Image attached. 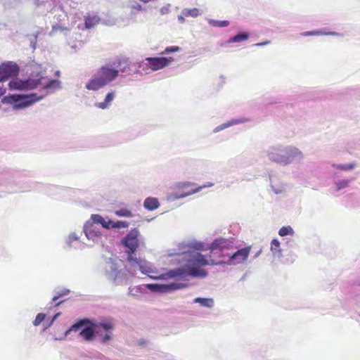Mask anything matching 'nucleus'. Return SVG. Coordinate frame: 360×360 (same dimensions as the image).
Masks as SVG:
<instances>
[{
    "label": "nucleus",
    "mask_w": 360,
    "mask_h": 360,
    "mask_svg": "<svg viewBox=\"0 0 360 360\" xmlns=\"http://www.w3.org/2000/svg\"><path fill=\"white\" fill-rule=\"evenodd\" d=\"M30 77L22 80L18 78L13 79L9 82V86L12 89L25 90L33 89L42 86L43 89L49 91L57 89L60 86V82L56 79H49L44 75V70L41 65L32 64L30 65Z\"/></svg>",
    "instance_id": "f257e3e1"
},
{
    "label": "nucleus",
    "mask_w": 360,
    "mask_h": 360,
    "mask_svg": "<svg viewBox=\"0 0 360 360\" xmlns=\"http://www.w3.org/2000/svg\"><path fill=\"white\" fill-rule=\"evenodd\" d=\"M186 267H181L167 271L161 276L162 278L181 277L186 274L195 277H205L207 272L200 269L201 266L207 265H215L217 263L211 259V256L207 257L197 251L190 252L186 258Z\"/></svg>",
    "instance_id": "f03ea898"
},
{
    "label": "nucleus",
    "mask_w": 360,
    "mask_h": 360,
    "mask_svg": "<svg viewBox=\"0 0 360 360\" xmlns=\"http://www.w3.org/2000/svg\"><path fill=\"white\" fill-rule=\"evenodd\" d=\"M90 324L82 329L79 332V335L82 336L86 341H91L94 340L95 333H100V328L105 330L107 333L103 337V342H106L111 339L112 330H113L114 325L111 321H104L98 323H91L90 320L84 319L73 324L70 329L65 332L67 335L70 332L78 330L82 326Z\"/></svg>",
    "instance_id": "7ed1b4c3"
},
{
    "label": "nucleus",
    "mask_w": 360,
    "mask_h": 360,
    "mask_svg": "<svg viewBox=\"0 0 360 360\" xmlns=\"http://www.w3.org/2000/svg\"><path fill=\"white\" fill-rule=\"evenodd\" d=\"M140 232L138 229H131L129 232L122 239V245L127 248L125 252L127 255V260L133 266H139L143 274L150 272L148 262L146 259L134 257V253L140 245Z\"/></svg>",
    "instance_id": "20e7f679"
},
{
    "label": "nucleus",
    "mask_w": 360,
    "mask_h": 360,
    "mask_svg": "<svg viewBox=\"0 0 360 360\" xmlns=\"http://www.w3.org/2000/svg\"><path fill=\"white\" fill-rule=\"evenodd\" d=\"M119 73V70L106 64L102 65L94 76L86 84L88 90L98 91L115 80Z\"/></svg>",
    "instance_id": "39448f33"
},
{
    "label": "nucleus",
    "mask_w": 360,
    "mask_h": 360,
    "mask_svg": "<svg viewBox=\"0 0 360 360\" xmlns=\"http://www.w3.org/2000/svg\"><path fill=\"white\" fill-rule=\"evenodd\" d=\"M43 97L44 96H39L37 94L30 95L13 94L9 97V99L13 103V108L18 110L32 105L42 99Z\"/></svg>",
    "instance_id": "423d86ee"
},
{
    "label": "nucleus",
    "mask_w": 360,
    "mask_h": 360,
    "mask_svg": "<svg viewBox=\"0 0 360 360\" xmlns=\"http://www.w3.org/2000/svg\"><path fill=\"white\" fill-rule=\"evenodd\" d=\"M19 70V67L15 63L11 61L3 63L0 65V82H4L10 77H16Z\"/></svg>",
    "instance_id": "0eeeda50"
},
{
    "label": "nucleus",
    "mask_w": 360,
    "mask_h": 360,
    "mask_svg": "<svg viewBox=\"0 0 360 360\" xmlns=\"http://www.w3.org/2000/svg\"><path fill=\"white\" fill-rule=\"evenodd\" d=\"M146 60L152 71H157L167 67L174 61V58L172 57H148Z\"/></svg>",
    "instance_id": "6e6552de"
},
{
    "label": "nucleus",
    "mask_w": 360,
    "mask_h": 360,
    "mask_svg": "<svg viewBox=\"0 0 360 360\" xmlns=\"http://www.w3.org/2000/svg\"><path fill=\"white\" fill-rule=\"evenodd\" d=\"M250 250V247H245L238 250L229 257V262L233 264H237L243 262L249 256Z\"/></svg>",
    "instance_id": "1a4fd4ad"
},
{
    "label": "nucleus",
    "mask_w": 360,
    "mask_h": 360,
    "mask_svg": "<svg viewBox=\"0 0 360 360\" xmlns=\"http://www.w3.org/2000/svg\"><path fill=\"white\" fill-rule=\"evenodd\" d=\"M188 285L186 283H172L167 285H149L148 288L150 289H153L155 290H158L160 292H168V291H172L176 290L179 289H182L184 288H186Z\"/></svg>",
    "instance_id": "9d476101"
},
{
    "label": "nucleus",
    "mask_w": 360,
    "mask_h": 360,
    "mask_svg": "<svg viewBox=\"0 0 360 360\" xmlns=\"http://www.w3.org/2000/svg\"><path fill=\"white\" fill-rule=\"evenodd\" d=\"M84 231L88 239L96 240L101 237V233L93 223L86 222Z\"/></svg>",
    "instance_id": "9b49d317"
},
{
    "label": "nucleus",
    "mask_w": 360,
    "mask_h": 360,
    "mask_svg": "<svg viewBox=\"0 0 360 360\" xmlns=\"http://www.w3.org/2000/svg\"><path fill=\"white\" fill-rule=\"evenodd\" d=\"M269 159L275 162L286 165L287 159H285V152L284 149L276 148L269 154Z\"/></svg>",
    "instance_id": "f8f14e48"
},
{
    "label": "nucleus",
    "mask_w": 360,
    "mask_h": 360,
    "mask_svg": "<svg viewBox=\"0 0 360 360\" xmlns=\"http://www.w3.org/2000/svg\"><path fill=\"white\" fill-rule=\"evenodd\" d=\"M231 245V243L227 239L217 238L215 239L210 245L211 250H223L224 249H229Z\"/></svg>",
    "instance_id": "ddd939ff"
},
{
    "label": "nucleus",
    "mask_w": 360,
    "mask_h": 360,
    "mask_svg": "<svg viewBox=\"0 0 360 360\" xmlns=\"http://www.w3.org/2000/svg\"><path fill=\"white\" fill-rule=\"evenodd\" d=\"M285 159H287L286 165L290 162L295 158H302V152L297 148L295 147H289L285 148Z\"/></svg>",
    "instance_id": "4468645a"
},
{
    "label": "nucleus",
    "mask_w": 360,
    "mask_h": 360,
    "mask_svg": "<svg viewBox=\"0 0 360 360\" xmlns=\"http://www.w3.org/2000/svg\"><path fill=\"white\" fill-rule=\"evenodd\" d=\"M143 206L146 210L153 211L159 207L160 203L157 198L148 197L144 200Z\"/></svg>",
    "instance_id": "2eb2a0df"
},
{
    "label": "nucleus",
    "mask_w": 360,
    "mask_h": 360,
    "mask_svg": "<svg viewBox=\"0 0 360 360\" xmlns=\"http://www.w3.org/2000/svg\"><path fill=\"white\" fill-rule=\"evenodd\" d=\"M115 94L113 91L108 93L104 99V101L96 103V106L101 109L107 108L115 98Z\"/></svg>",
    "instance_id": "dca6fc26"
},
{
    "label": "nucleus",
    "mask_w": 360,
    "mask_h": 360,
    "mask_svg": "<svg viewBox=\"0 0 360 360\" xmlns=\"http://www.w3.org/2000/svg\"><path fill=\"white\" fill-rule=\"evenodd\" d=\"M249 38L248 33L240 32L231 37L228 41L229 43H238L247 40Z\"/></svg>",
    "instance_id": "f3484780"
},
{
    "label": "nucleus",
    "mask_w": 360,
    "mask_h": 360,
    "mask_svg": "<svg viewBox=\"0 0 360 360\" xmlns=\"http://www.w3.org/2000/svg\"><path fill=\"white\" fill-rule=\"evenodd\" d=\"M89 223H93V224H101V226L104 227H108L105 226V219L100 214H94L91 216V221Z\"/></svg>",
    "instance_id": "a211bd4d"
},
{
    "label": "nucleus",
    "mask_w": 360,
    "mask_h": 360,
    "mask_svg": "<svg viewBox=\"0 0 360 360\" xmlns=\"http://www.w3.org/2000/svg\"><path fill=\"white\" fill-rule=\"evenodd\" d=\"M194 302L199 303L200 305L211 308L214 305V300L212 298L197 297L194 300Z\"/></svg>",
    "instance_id": "6ab92c4d"
},
{
    "label": "nucleus",
    "mask_w": 360,
    "mask_h": 360,
    "mask_svg": "<svg viewBox=\"0 0 360 360\" xmlns=\"http://www.w3.org/2000/svg\"><path fill=\"white\" fill-rule=\"evenodd\" d=\"M99 22V18L97 16H88L85 20V26L89 29L93 27Z\"/></svg>",
    "instance_id": "aec40b11"
},
{
    "label": "nucleus",
    "mask_w": 360,
    "mask_h": 360,
    "mask_svg": "<svg viewBox=\"0 0 360 360\" xmlns=\"http://www.w3.org/2000/svg\"><path fill=\"white\" fill-rule=\"evenodd\" d=\"M115 214L120 217H131L133 214L131 210L127 208H122L115 211Z\"/></svg>",
    "instance_id": "412c9836"
},
{
    "label": "nucleus",
    "mask_w": 360,
    "mask_h": 360,
    "mask_svg": "<svg viewBox=\"0 0 360 360\" xmlns=\"http://www.w3.org/2000/svg\"><path fill=\"white\" fill-rule=\"evenodd\" d=\"M209 24L214 27H224L229 25V22L227 20H210Z\"/></svg>",
    "instance_id": "4be33fe9"
},
{
    "label": "nucleus",
    "mask_w": 360,
    "mask_h": 360,
    "mask_svg": "<svg viewBox=\"0 0 360 360\" xmlns=\"http://www.w3.org/2000/svg\"><path fill=\"white\" fill-rule=\"evenodd\" d=\"M271 250L274 254H281V250L280 249V242L277 239H273L271 242Z\"/></svg>",
    "instance_id": "5701e85b"
},
{
    "label": "nucleus",
    "mask_w": 360,
    "mask_h": 360,
    "mask_svg": "<svg viewBox=\"0 0 360 360\" xmlns=\"http://www.w3.org/2000/svg\"><path fill=\"white\" fill-rule=\"evenodd\" d=\"M278 233L281 236H285L287 235H292L294 231L290 226H283L280 229Z\"/></svg>",
    "instance_id": "b1692460"
},
{
    "label": "nucleus",
    "mask_w": 360,
    "mask_h": 360,
    "mask_svg": "<svg viewBox=\"0 0 360 360\" xmlns=\"http://www.w3.org/2000/svg\"><path fill=\"white\" fill-rule=\"evenodd\" d=\"M186 16L197 17L199 15V11L198 8L185 9L183 12Z\"/></svg>",
    "instance_id": "393cba45"
},
{
    "label": "nucleus",
    "mask_w": 360,
    "mask_h": 360,
    "mask_svg": "<svg viewBox=\"0 0 360 360\" xmlns=\"http://www.w3.org/2000/svg\"><path fill=\"white\" fill-rule=\"evenodd\" d=\"M181 51V48L178 46H167L165 49V50L160 53L162 55L167 54L171 52H179Z\"/></svg>",
    "instance_id": "a878e982"
},
{
    "label": "nucleus",
    "mask_w": 360,
    "mask_h": 360,
    "mask_svg": "<svg viewBox=\"0 0 360 360\" xmlns=\"http://www.w3.org/2000/svg\"><path fill=\"white\" fill-rule=\"evenodd\" d=\"M350 181L349 180H341V181H338V182L335 183V185L337 186V190H340V189H342V188H345L346 187H347L349 184Z\"/></svg>",
    "instance_id": "bb28decb"
},
{
    "label": "nucleus",
    "mask_w": 360,
    "mask_h": 360,
    "mask_svg": "<svg viewBox=\"0 0 360 360\" xmlns=\"http://www.w3.org/2000/svg\"><path fill=\"white\" fill-rule=\"evenodd\" d=\"M46 317V314L43 313H39L37 315L34 321H33V324L34 326H39L44 319Z\"/></svg>",
    "instance_id": "cd10ccee"
},
{
    "label": "nucleus",
    "mask_w": 360,
    "mask_h": 360,
    "mask_svg": "<svg viewBox=\"0 0 360 360\" xmlns=\"http://www.w3.org/2000/svg\"><path fill=\"white\" fill-rule=\"evenodd\" d=\"M129 226V223L127 221H117L116 224L114 225L115 229H126Z\"/></svg>",
    "instance_id": "c85d7f7f"
},
{
    "label": "nucleus",
    "mask_w": 360,
    "mask_h": 360,
    "mask_svg": "<svg viewBox=\"0 0 360 360\" xmlns=\"http://www.w3.org/2000/svg\"><path fill=\"white\" fill-rule=\"evenodd\" d=\"M117 63V67H120L122 64L125 65L123 68H120V70L122 72H124L126 68L129 65L128 60L124 59V58L118 59Z\"/></svg>",
    "instance_id": "c756f323"
},
{
    "label": "nucleus",
    "mask_w": 360,
    "mask_h": 360,
    "mask_svg": "<svg viewBox=\"0 0 360 360\" xmlns=\"http://www.w3.org/2000/svg\"><path fill=\"white\" fill-rule=\"evenodd\" d=\"M355 167V164L351 163L347 165H340L337 167L342 170H351Z\"/></svg>",
    "instance_id": "7c9ffc66"
},
{
    "label": "nucleus",
    "mask_w": 360,
    "mask_h": 360,
    "mask_svg": "<svg viewBox=\"0 0 360 360\" xmlns=\"http://www.w3.org/2000/svg\"><path fill=\"white\" fill-rule=\"evenodd\" d=\"M115 224H116V221L109 219L108 221H105V226L108 227L104 228L106 229H115V226H114Z\"/></svg>",
    "instance_id": "2f4dec72"
},
{
    "label": "nucleus",
    "mask_w": 360,
    "mask_h": 360,
    "mask_svg": "<svg viewBox=\"0 0 360 360\" xmlns=\"http://www.w3.org/2000/svg\"><path fill=\"white\" fill-rule=\"evenodd\" d=\"M319 34H321V32L319 31L305 32L302 34V36H316Z\"/></svg>",
    "instance_id": "473e14b6"
},
{
    "label": "nucleus",
    "mask_w": 360,
    "mask_h": 360,
    "mask_svg": "<svg viewBox=\"0 0 360 360\" xmlns=\"http://www.w3.org/2000/svg\"><path fill=\"white\" fill-rule=\"evenodd\" d=\"M205 187H206V186H200L198 188L194 189L191 193H197V192L200 191L202 188H205Z\"/></svg>",
    "instance_id": "72a5a7b5"
},
{
    "label": "nucleus",
    "mask_w": 360,
    "mask_h": 360,
    "mask_svg": "<svg viewBox=\"0 0 360 360\" xmlns=\"http://www.w3.org/2000/svg\"><path fill=\"white\" fill-rule=\"evenodd\" d=\"M133 8L136 10L140 11L142 9V6L141 4H137L136 5L134 6Z\"/></svg>",
    "instance_id": "f704fd0d"
},
{
    "label": "nucleus",
    "mask_w": 360,
    "mask_h": 360,
    "mask_svg": "<svg viewBox=\"0 0 360 360\" xmlns=\"http://www.w3.org/2000/svg\"><path fill=\"white\" fill-rule=\"evenodd\" d=\"M5 93H6V89L4 87L0 86V97L1 96H3Z\"/></svg>",
    "instance_id": "c9c22d12"
},
{
    "label": "nucleus",
    "mask_w": 360,
    "mask_h": 360,
    "mask_svg": "<svg viewBox=\"0 0 360 360\" xmlns=\"http://www.w3.org/2000/svg\"><path fill=\"white\" fill-rule=\"evenodd\" d=\"M63 295H64L63 293H60V294H58V295L54 296L53 297V301H56L58 298H60Z\"/></svg>",
    "instance_id": "e433bc0d"
},
{
    "label": "nucleus",
    "mask_w": 360,
    "mask_h": 360,
    "mask_svg": "<svg viewBox=\"0 0 360 360\" xmlns=\"http://www.w3.org/2000/svg\"><path fill=\"white\" fill-rule=\"evenodd\" d=\"M238 122H238V121H236H236H233V122H231V124H238ZM230 125H231V124H228V126H230Z\"/></svg>",
    "instance_id": "4c0bfd02"
},
{
    "label": "nucleus",
    "mask_w": 360,
    "mask_h": 360,
    "mask_svg": "<svg viewBox=\"0 0 360 360\" xmlns=\"http://www.w3.org/2000/svg\"><path fill=\"white\" fill-rule=\"evenodd\" d=\"M63 302V301H60V302H57V303L55 304V306H56V307L59 306V305H60Z\"/></svg>",
    "instance_id": "58836bf2"
},
{
    "label": "nucleus",
    "mask_w": 360,
    "mask_h": 360,
    "mask_svg": "<svg viewBox=\"0 0 360 360\" xmlns=\"http://www.w3.org/2000/svg\"><path fill=\"white\" fill-rule=\"evenodd\" d=\"M59 315H60V313L56 314L54 316L53 319H56Z\"/></svg>",
    "instance_id": "ea45409f"
},
{
    "label": "nucleus",
    "mask_w": 360,
    "mask_h": 360,
    "mask_svg": "<svg viewBox=\"0 0 360 360\" xmlns=\"http://www.w3.org/2000/svg\"><path fill=\"white\" fill-rule=\"evenodd\" d=\"M267 44V42L263 43V44ZM256 45L257 46H261V45H262V44H257Z\"/></svg>",
    "instance_id": "a19ab883"
}]
</instances>
